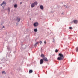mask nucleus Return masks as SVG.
Returning <instances> with one entry per match:
<instances>
[{"instance_id": "nucleus-1", "label": "nucleus", "mask_w": 78, "mask_h": 78, "mask_svg": "<svg viewBox=\"0 0 78 78\" xmlns=\"http://www.w3.org/2000/svg\"><path fill=\"white\" fill-rule=\"evenodd\" d=\"M59 56L60 57H58L57 58L58 60V61H61V60H63L64 59V55H63L62 54L59 53Z\"/></svg>"}, {"instance_id": "nucleus-2", "label": "nucleus", "mask_w": 78, "mask_h": 78, "mask_svg": "<svg viewBox=\"0 0 78 78\" xmlns=\"http://www.w3.org/2000/svg\"><path fill=\"white\" fill-rule=\"evenodd\" d=\"M37 5V2H34V3H32L31 5V8H34L35 5Z\"/></svg>"}, {"instance_id": "nucleus-3", "label": "nucleus", "mask_w": 78, "mask_h": 78, "mask_svg": "<svg viewBox=\"0 0 78 78\" xmlns=\"http://www.w3.org/2000/svg\"><path fill=\"white\" fill-rule=\"evenodd\" d=\"M16 20L17 22H20V18L19 17H17Z\"/></svg>"}, {"instance_id": "nucleus-4", "label": "nucleus", "mask_w": 78, "mask_h": 78, "mask_svg": "<svg viewBox=\"0 0 78 78\" xmlns=\"http://www.w3.org/2000/svg\"><path fill=\"white\" fill-rule=\"evenodd\" d=\"M6 2H5L3 1V2L1 5V6H3V5H4L5 6H6Z\"/></svg>"}, {"instance_id": "nucleus-5", "label": "nucleus", "mask_w": 78, "mask_h": 78, "mask_svg": "<svg viewBox=\"0 0 78 78\" xmlns=\"http://www.w3.org/2000/svg\"><path fill=\"white\" fill-rule=\"evenodd\" d=\"M43 60L45 61H48V59H47V58L45 57H43Z\"/></svg>"}, {"instance_id": "nucleus-6", "label": "nucleus", "mask_w": 78, "mask_h": 78, "mask_svg": "<svg viewBox=\"0 0 78 78\" xmlns=\"http://www.w3.org/2000/svg\"><path fill=\"white\" fill-rule=\"evenodd\" d=\"M43 62H44V60H43V59H41L40 61V64H43Z\"/></svg>"}, {"instance_id": "nucleus-7", "label": "nucleus", "mask_w": 78, "mask_h": 78, "mask_svg": "<svg viewBox=\"0 0 78 78\" xmlns=\"http://www.w3.org/2000/svg\"><path fill=\"white\" fill-rule=\"evenodd\" d=\"M34 27H37V26H38V23H35L34 24Z\"/></svg>"}, {"instance_id": "nucleus-8", "label": "nucleus", "mask_w": 78, "mask_h": 78, "mask_svg": "<svg viewBox=\"0 0 78 78\" xmlns=\"http://www.w3.org/2000/svg\"><path fill=\"white\" fill-rule=\"evenodd\" d=\"M73 22H74V23L76 24L78 23V21L76 20H74Z\"/></svg>"}, {"instance_id": "nucleus-9", "label": "nucleus", "mask_w": 78, "mask_h": 78, "mask_svg": "<svg viewBox=\"0 0 78 78\" xmlns=\"http://www.w3.org/2000/svg\"><path fill=\"white\" fill-rule=\"evenodd\" d=\"M40 8L41 9H44V7L43 6V5H40Z\"/></svg>"}, {"instance_id": "nucleus-10", "label": "nucleus", "mask_w": 78, "mask_h": 78, "mask_svg": "<svg viewBox=\"0 0 78 78\" xmlns=\"http://www.w3.org/2000/svg\"><path fill=\"white\" fill-rule=\"evenodd\" d=\"M32 72H33V70H32V69H31L29 71L30 73H32Z\"/></svg>"}, {"instance_id": "nucleus-11", "label": "nucleus", "mask_w": 78, "mask_h": 78, "mask_svg": "<svg viewBox=\"0 0 78 78\" xmlns=\"http://www.w3.org/2000/svg\"><path fill=\"white\" fill-rule=\"evenodd\" d=\"M41 57H43V58H44V57H45V56H44V54H41Z\"/></svg>"}, {"instance_id": "nucleus-12", "label": "nucleus", "mask_w": 78, "mask_h": 78, "mask_svg": "<svg viewBox=\"0 0 78 78\" xmlns=\"http://www.w3.org/2000/svg\"><path fill=\"white\" fill-rule=\"evenodd\" d=\"M34 31H35V32H37V29H34Z\"/></svg>"}, {"instance_id": "nucleus-13", "label": "nucleus", "mask_w": 78, "mask_h": 78, "mask_svg": "<svg viewBox=\"0 0 78 78\" xmlns=\"http://www.w3.org/2000/svg\"><path fill=\"white\" fill-rule=\"evenodd\" d=\"M14 8H17V4L14 5Z\"/></svg>"}, {"instance_id": "nucleus-14", "label": "nucleus", "mask_w": 78, "mask_h": 78, "mask_svg": "<svg viewBox=\"0 0 78 78\" xmlns=\"http://www.w3.org/2000/svg\"><path fill=\"white\" fill-rule=\"evenodd\" d=\"M39 42H37L35 44V47H36V46H37V44H38Z\"/></svg>"}, {"instance_id": "nucleus-15", "label": "nucleus", "mask_w": 78, "mask_h": 78, "mask_svg": "<svg viewBox=\"0 0 78 78\" xmlns=\"http://www.w3.org/2000/svg\"><path fill=\"white\" fill-rule=\"evenodd\" d=\"M2 73H4V74H6V73L5 72V71H3L2 72Z\"/></svg>"}, {"instance_id": "nucleus-16", "label": "nucleus", "mask_w": 78, "mask_h": 78, "mask_svg": "<svg viewBox=\"0 0 78 78\" xmlns=\"http://www.w3.org/2000/svg\"><path fill=\"white\" fill-rule=\"evenodd\" d=\"M76 51H78V47H77L76 48Z\"/></svg>"}, {"instance_id": "nucleus-17", "label": "nucleus", "mask_w": 78, "mask_h": 78, "mask_svg": "<svg viewBox=\"0 0 78 78\" xmlns=\"http://www.w3.org/2000/svg\"><path fill=\"white\" fill-rule=\"evenodd\" d=\"M55 51V52H58V50L57 49H56Z\"/></svg>"}, {"instance_id": "nucleus-18", "label": "nucleus", "mask_w": 78, "mask_h": 78, "mask_svg": "<svg viewBox=\"0 0 78 78\" xmlns=\"http://www.w3.org/2000/svg\"><path fill=\"white\" fill-rule=\"evenodd\" d=\"M8 11H10V8H8Z\"/></svg>"}, {"instance_id": "nucleus-19", "label": "nucleus", "mask_w": 78, "mask_h": 78, "mask_svg": "<svg viewBox=\"0 0 78 78\" xmlns=\"http://www.w3.org/2000/svg\"><path fill=\"white\" fill-rule=\"evenodd\" d=\"M42 41H40V44H42Z\"/></svg>"}, {"instance_id": "nucleus-20", "label": "nucleus", "mask_w": 78, "mask_h": 78, "mask_svg": "<svg viewBox=\"0 0 78 78\" xmlns=\"http://www.w3.org/2000/svg\"><path fill=\"white\" fill-rule=\"evenodd\" d=\"M69 29H72V27H69Z\"/></svg>"}, {"instance_id": "nucleus-21", "label": "nucleus", "mask_w": 78, "mask_h": 78, "mask_svg": "<svg viewBox=\"0 0 78 78\" xmlns=\"http://www.w3.org/2000/svg\"><path fill=\"white\" fill-rule=\"evenodd\" d=\"M46 41H45L44 42V44H46Z\"/></svg>"}, {"instance_id": "nucleus-22", "label": "nucleus", "mask_w": 78, "mask_h": 78, "mask_svg": "<svg viewBox=\"0 0 78 78\" xmlns=\"http://www.w3.org/2000/svg\"><path fill=\"white\" fill-rule=\"evenodd\" d=\"M16 24H17V25H18V24H19V23H16Z\"/></svg>"}, {"instance_id": "nucleus-23", "label": "nucleus", "mask_w": 78, "mask_h": 78, "mask_svg": "<svg viewBox=\"0 0 78 78\" xmlns=\"http://www.w3.org/2000/svg\"><path fill=\"white\" fill-rule=\"evenodd\" d=\"M2 28H5V27L3 26V27H2Z\"/></svg>"}, {"instance_id": "nucleus-24", "label": "nucleus", "mask_w": 78, "mask_h": 78, "mask_svg": "<svg viewBox=\"0 0 78 78\" xmlns=\"http://www.w3.org/2000/svg\"><path fill=\"white\" fill-rule=\"evenodd\" d=\"M2 7H3V8H4V7H3V5L2 6Z\"/></svg>"}, {"instance_id": "nucleus-25", "label": "nucleus", "mask_w": 78, "mask_h": 78, "mask_svg": "<svg viewBox=\"0 0 78 78\" xmlns=\"http://www.w3.org/2000/svg\"><path fill=\"white\" fill-rule=\"evenodd\" d=\"M7 48L8 49V47H7Z\"/></svg>"}, {"instance_id": "nucleus-26", "label": "nucleus", "mask_w": 78, "mask_h": 78, "mask_svg": "<svg viewBox=\"0 0 78 78\" xmlns=\"http://www.w3.org/2000/svg\"><path fill=\"white\" fill-rule=\"evenodd\" d=\"M20 4H22V2H20Z\"/></svg>"}]
</instances>
